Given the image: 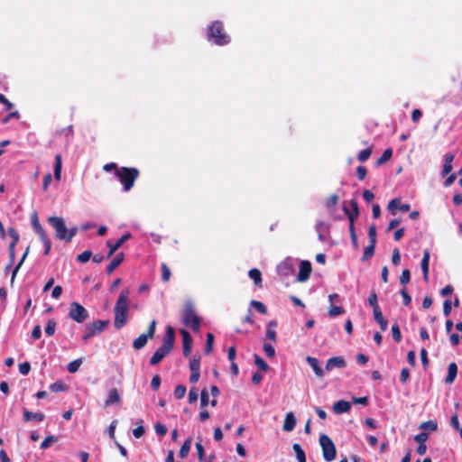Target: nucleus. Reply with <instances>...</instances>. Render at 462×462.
Segmentation results:
<instances>
[{"label":"nucleus","instance_id":"4c0bfd02","mask_svg":"<svg viewBox=\"0 0 462 462\" xmlns=\"http://www.w3.org/2000/svg\"><path fill=\"white\" fill-rule=\"evenodd\" d=\"M374 249H375V245L369 244V245H367L365 248V251H364V254H363V256H362V261H366L369 258L373 257L374 254Z\"/></svg>","mask_w":462,"mask_h":462},{"label":"nucleus","instance_id":"5fc2aeb1","mask_svg":"<svg viewBox=\"0 0 462 462\" xmlns=\"http://www.w3.org/2000/svg\"><path fill=\"white\" fill-rule=\"evenodd\" d=\"M209 403L208 393L203 389L200 393V407L204 409Z\"/></svg>","mask_w":462,"mask_h":462},{"label":"nucleus","instance_id":"3c124183","mask_svg":"<svg viewBox=\"0 0 462 462\" xmlns=\"http://www.w3.org/2000/svg\"><path fill=\"white\" fill-rule=\"evenodd\" d=\"M338 195L337 194H331L328 199L326 200V207L328 208H334L337 202H338Z\"/></svg>","mask_w":462,"mask_h":462},{"label":"nucleus","instance_id":"9d476101","mask_svg":"<svg viewBox=\"0 0 462 462\" xmlns=\"http://www.w3.org/2000/svg\"><path fill=\"white\" fill-rule=\"evenodd\" d=\"M180 335L182 337V353L184 356H189L192 349V337L185 329H180Z\"/></svg>","mask_w":462,"mask_h":462},{"label":"nucleus","instance_id":"aec40b11","mask_svg":"<svg viewBox=\"0 0 462 462\" xmlns=\"http://www.w3.org/2000/svg\"><path fill=\"white\" fill-rule=\"evenodd\" d=\"M296 426V418L293 414V412L290 411L286 414L282 429L284 431H291L294 430Z\"/></svg>","mask_w":462,"mask_h":462},{"label":"nucleus","instance_id":"79ce46f5","mask_svg":"<svg viewBox=\"0 0 462 462\" xmlns=\"http://www.w3.org/2000/svg\"><path fill=\"white\" fill-rule=\"evenodd\" d=\"M82 364L81 359H76L68 364L67 369L69 373L74 374L78 372Z\"/></svg>","mask_w":462,"mask_h":462},{"label":"nucleus","instance_id":"09e8293b","mask_svg":"<svg viewBox=\"0 0 462 462\" xmlns=\"http://www.w3.org/2000/svg\"><path fill=\"white\" fill-rule=\"evenodd\" d=\"M368 303L373 308V310L380 308L378 305L377 294H376L375 291H374V290L370 292V295L368 298Z\"/></svg>","mask_w":462,"mask_h":462},{"label":"nucleus","instance_id":"7c9ffc66","mask_svg":"<svg viewBox=\"0 0 462 462\" xmlns=\"http://www.w3.org/2000/svg\"><path fill=\"white\" fill-rule=\"evenodd\" d=\"M190 448H191V439L189 438L184 441V443L181 445V447L180 448V452H179L180 457L181 458H185L189 455Z\"/></svg>","mask_w":462,"mask_h":462},{"label":"nucleus","instance_id":"e433bc0d","mask_svg":"<svg viewBox=\"0 0 462 462\" xmlns=\"http://www.w3.org/2000/svg\"><path fill=\"white\" fill-rule=\"evenodd\" d=\"M345 313V309L340 306H335L333 304L330 305L328 309V316L334 318L338 315H342Z\"/></svg>","mask_w":462,"mask_h":462},{"label":"nucleus","instance_id":"5701e85b","mask_svg":"<svg viewBox=\"0 0 462 462\" xmlns=\"http://www.w3.org/2000/svg\"><path fill=\"white\" fill-rule=\"evenodd\" d=\"M45 419V415L42 412H32L26 409L23 410V420L24 421H42Z\"/></svg>","mask_w":462,"mask_h":462},{"label":"nucleus","instance_id":"4be33fe9","mask_svg":"<svg viewBox=\"0 0 462 462\" xmlns=\"http://www.w3.org/2000/svg\"><path fill=\"white\" fill-rule=\"evenodd\" d=\"M121 401L120 394L116 388H113L109 391L108 396L105 401V407H108L112 404H117Z\"/></svg>","mask_w":462,"mask_h":462},{"label":"nucleus","instance_id":"0e129e2a","mask_svg":"<svg viewBox=\"0 0 462 462\" xmlns=\"http://www.w3.org/2000/svg\"><path fill=\"white\" fill-rule=\"evenodd\" d=\"M429 438V434L426 432H421L414 436V440L419 444H425Z\"/></svg>","mask_w":462,"mask_h":462},{"label":"nucleus","instance_id":"f03ea898","mask_svg":"<svg viewBox=\"0 0 462 462\" xmlns=\"http://www.w3.org/2000/svg\"><path fill=\"white\" fill-rule=\"evenodd\" d=\"M174 341L175 330L171 326H168L162 339V344L152 356L150 365H158L166 356H168L174 346Z\"/></svg>","mask_w":462,"mask_h":462},{"label":"nucleus","instance_id":"6e6552de","mask_svg":"<svg viewBox=\"0 0 462 462\" xmlns=\"http://www.w3.org/2000/svg\"><path fill=\"white\" fill-rule=\"evenodd\" d=\"M68 316L78 323H83L88 317V311L79 302L73 301L69 304Z\"/></svg>","mask_w":462,"mask_h":462},{"label":"nucleus","instance_id":"680f3d73","mask_svg":"<svg viewBox=\"0 0 462 462\" xmlns=\"http://www.w3.org/2000/svg\"><path fill=\"white\" fill-rule=\"evenodd\" d=\"M31 371V365L29 362H23L22 364L19 365V372L22 374H28Z\"/></svg>","mask_w":462,"mask_h":462},{"label":"nucleus","instance_id":"c756f323","mask_svg":"<svg viewBox=\"0 0 462 462\" xmlns=\"http://www.w3.org/2000/svg\"><path fill=\"white\" fill-rule=\"evenodd\" d=\"M29 250H30V247L28 246L27 249L25 250L23 255L22 256V258L20 259L19 263L16 264V266L14 268L13 270V273H12V277H11V285L14 283V281L15 279V276L18 273V271L20 270L21 266L23 265L28 253H29Z\"/></svg>","mask_w":462,"mask_h":462},{"label":"nucleus","instance_id":"a211bd4d","mask_svg":"<svg viewBox=\"0 0 462 462\" xmlns=\"http://www.w3.org/2000/svg\"><path fill=\"white\" fill-rule=\"evenodd\" d=\"M125 254L124 253H118L114 259L110 262V263L106 266V273L111 274L124 261Z\"/></svg>","mask_w":462,"mask_h":462},{"label":"nucleus","instance_id":"338daca9","mask_svg":"<svg viewBox=\"0 0 462 462\" xmlns=\"http://www.w3.org/2000/svg\"><path fill=\"white\" fill-rule=\"evenodd\" d=\"M161 385V377L159 374H155L151 382V387L153 391H157Z\"/></svg>","mask_w":462,"mask_h":462},{"label":"nucleus","instance_id":"c9c22d12","mask_svg":"<svg viewBox=\"0 0 462 462\" xmlns=\"http://www.w3.org/2000/svg\"><path fill=\"white\" fill-rule=\"evenodd\" d=\"M372 152H373V148L372 147H368V148H366L365 150L360 151L358 155H357V160L360 162H366L369 159V157L371 156Z\"/></svg>","mask_w":462,"mask_h":462},{"label":"nucleus","instance_id":"2eb2a0df","mask_svg":"<svg viewBox=\"0 0 462 462\" xmlns=\"http://www.w3.org/2000/svg\"><path fill=\"white\" fill-rule=\"evenodd\" d=\"M399 208L402 212H407L410 210V205L409 204H401V199H398V198H395L393 199H392L388 206H387V208L388 210L393 214V215H395L396 212L394 211L395 208Z\"/></svg>","mask_w":462,"mask_h":462},{"label":"nucleus","instance_id":"1a4fd4ad","mask_svg":"<svg viewBox=\"0 0 462 462\" xmlns=\"http://www.w3.org/2000/svg\"><path fill=\"white\" fill-rule=\"evenodd\" d=\"M48 222L55 229V236L58 239L65 241L68 228L62 217H50Z\"/></svg>","mask_w":462,"mask_h":462},{"label":"nucleus","instance_id":"c03bdc74","mask_svg":"<svg viewBox=\"0 0 462 462\" xmlns=\"http://www.w3.org/2000/svg\"><path fill=\"white\" fill-rule=\"evenodd\" d=\"M56 325H57V323H56L55 319H51L48 320L47 325L44 329L47 336L51 337L54 334Z\"/></svg>","mask_w":462,"mask_h":462},{"label":"nucleus","instance_id":"20e7f679","mask_svg":"<svg viewBox=\"0 0 462 462\" xmlns=\"http://www.w3.org/2000/svg\"><path fill=\"white\" fill-rule=\"evenodd\" d=\"M115 175L123 185L124 191H129L134 185L135 180L140 176V171L134 167H120L116 169Z\"/></svg>","mask_w":462,"mask_h":462},{"label":"nucleus","instance_id":"dca6fc26","mask_svg":"<svg viewBox=\"0 0 462 462\" xmlns=\"http://www.w3.org/2000/svg\"><path fill=\"white\" fill-rule=\"evenodd\" d=\"M349 204H350V207L352 208V211H350L349 208H346V207H343V211L346 215V217H347L349 221H350V217H352L353 218V222H355V219L356 217H358V216L360 214L359 213L358 203H357L356 200L351 199Z\"/></svg>","mask_w":462,"mask_h":462},{"label":"nucleus","instance_id":"a19ab883","mask_svg":"<svg viewBox=\"0 0 462 462\" xmlns=\"http://www.w3.org/2000/svg\"><path fill=\"white\" fill-rule=\"evenodd\" d=\"M391 330H392V336H393V340L397 343H400L402 341V334H401L399 325L397 323H394L392 326Z\"/></svg>","mask_w":462,"mask_h":462},{"label":"nucleus","instance_id":"0eeeda50","mask_svg":"<svg viewBox=\"0 0 462 462\" xmlns=\"http://www.w3.org/2000/svg\"><path fill=\"white\" fill-rule=\"evenodd\" d=\"M109 323V320L97 319L87 324L85 334L82 337L83 341L87 342L92 337L102 333L108 327Z\"/></svg>","mask_w":462,"mask_h":462},{"label":"nucleus","instance_id":"412c9836","mask_svg":"<svg viewBox=\"0 0 462 462\" xmlns=\"http://www.w3.org/2000/svg\"><path fill=\"white\" fill-rule=\"evenodd\" d=\"M306 360L318 377H322L324 375V371L320 367L318 358L307 356Z\"/></svg>","mask_w":462,"mask_h":462},{"label":"nucleus","instance_id":"ea45409f","mask_svg":"<svg viewBox=\"0 0 462 462\" xmlns=\"http://www.w3.org/2000/svg\"><path fill=\"white\" fill-rule=\"evenodd\" d=\"M349 233H350L351 242H352L353 245L355 247H357L358 244H357L356 234L355 231V222H353L352 217H350V222H349Z\"/></svg>","mask_w":462,"mask_h":462},{"label":"nucleus","instance_id":"58836bf2","mask_svg":"<svg viewBox=\"0 0 462 462\" xmlns=\"http://www.w3.org/2000/svg\"><path fill=\"white\" fill-rule=\"evenodd\" d=\"M58 439H59V438L57 436H54V435L47 436L41 443V448L47 449L51 446V443L56 442Z\"/></svg>","mask_w":462,"mask_h":462},{"label":"nucleus","instance_id":"f704fd0d","mask_svg":"<svg viewBox=\"0 0 462 462\" xmlns=\"http://www.w3.org/2000/svg\"><path fill=\"white\" fill-rule=\"evenodd\" d=\"M254 364L255 365L262 371H268L269 370V365H267V363L257 354H255L254 356Z\"/></svg>","mask_w":462,"mask_h":462},{"label":"nucleus","instance_id":"603ef678","mask_svg":"<svg viewBox=\"0 0 462 462\" xmlns=\"http://www.w3.org/2000/svg\"><path fill=\"white\" fill-rule=\"evenodd\" d=\"M186 393V387L183 384H178L174 389V396L176 399H181Z\"/></svg>","mask_w":462,"mask_h":462},{"label":"nucleus","instance_id":"9b49d317","mask_svg":"<svg viewBox=\"0 0 462 462\" xmlns=\"http://www.w3.org/2000/svg\"><path fill=\"white\" fill-rule=\"evenodd\" d=\"M311 271V263L309 261H301L300 263V271L297 277L298 282H306L310 278Z\"/></svg>","mask_w":462,"mask_h":462},{"label":"nucleus","instance_id":"2f4dec72","mask_svg":"<svg viewBox=\"0 0 462 462\" xmlns=\"http://www.w3.org/2000/svg\"><path fill=\"white\" fill-rule=\"evenodd\" d=\"M189 369L191 372L200 373V356H194L189 361Z\"/></svg>","mask_w":462,"mask_h":462},{"label":"nucleus","instance_id":"052dcab7","mask_svg":"<svg viewBox=\"0 0 462 462\" xmlns=\"http://www.w3.org/2000/svg\"><path fill=\"white\" fill-rule=\"evenodd\" d=\"M392 263L396 266L401 263V254L398 248H394L393 251Z\"/></svg>","mask_w":462,"mask_h":462},{"label":"nucleus","instance_id":"473e14b6","mask_svg":"<svg viewBox=\"0 0 462 462\" xmlns=\"http://www.w3.org/2000/svg\"><path fill=\"white\" fill-rule=\"evenodd\" d=\"M393 155V150L391 148H388L383 151V154L376 160L377 165H382L388 162Z\"/></svg>","mask_w":462,"mask_h":462},{"label":"nucleus","instance_id":"f257e3e1","mask_svg":"<svg viewBox=\"0 0 462 462\" xmlns=\"http://www.w3.org/2000/svg\"><path fill=\"white\" fill-rule=\"evenodd\" d=\"M129 294L130 290L125 288L121 291L114 307L115 320L114 327L121 329L126 323L129 312Z\"/></svg>","mask_w":462,"mask_h":462},{"label":"nucleus","instance_id":"423d86ee","mask_svg":"<svg viewBox=\"0 0 462 462\" xmlns=\"http://www.w3.org/2000/svg\"><path fill=\"white\" fill-rule=\"evenodd\" d=\"M319 444L322 448L323 458L330 462L336 458L337 449L333 440L326 434L319 436Z\"/></svg>","mask_w":462,"mask_h":462},{"label":"nucleus","instance_id":"e2e57ef3","mask_svg":"<svg viewBox=\"0 0 462 462\" xmlns=\"http://www.w3.org/2000/svg\"><path fill=\"white\" fill-rule=\"evenodd\" d=\"M401 295L402 297V300H403V304L405 306H409L411 302V297L410 296V294L408 293L407 291V289L406 288H403L402 291H401Z\"/></svg>","mask_w":462,"mask_h":462},{"label":"nucleus","instance_id":"49530a36","mask_svg":"<svg viewBox=\"0 0 462 462\" xmlns=\"http://www.w3.org/2000/svg\"><path fill=\"white\" fill-rule=\"evenodd\" d=\"M420 429L421 430H430L431 431H435L438 429L437 420H428L424 421L420 425Z\"/></svg>","mask_w":462,"mask_h":462},{"label":"nucleus","instance_id":"13d9d810","mask_svg":"<svg viewBox=\"0 0 462 462\" xmlns=\"http://www.w3.org/2000/svg\"><path fill=\"white\" fill-rule=\"evenodd\" d=\"M156 320H152L147 329V332L145 333L146 337H148L150 339H152L154 337L155 330H156Z\"/></svg>","mask_w":462,"mask_h":462},{"label":"nucleus","instance_id":"39448f33","mask_svg":"<svg viewBox=\"0 0 462 462\" xmlns=\"http://www.w3.org/2000/svg\"><path fill=\"white\" fill-rule=\"evenodd\" d=\"M182 323L194 332L199 331L201 319L196 314L195 307L189 300L186 301L181 315Z\"/></svg>","mask_w":462,"mask_h":462},{"label":"nucleus","instance_id":"6e6d98bb","mask_svg":"<svg viewBox=\"0 0 462 462\" xmlns=\"http://www.w3.org/2000/svg\"><path fill=\"white\" fill-rule=\"evenodd\" d=\"M263 351H264L265 355L269 358L274 357V356H275V349H274V347L272 345L264 343L263 346Z\"/></svg>","mask_w":462,"mask_h":462},{"label":"nucleus","instance_id":"4468645a","mask_svg":"<svg viewBox=\"0 0 462 462\" xmlns=\"http://www.w3.org/2000/svg\"><path fill=\"white\" fill-rule=\"evenodd\" d=\"M346 366V362L342 356H333L327 360L325 369L327 371H331L334 368H345Z\"/></svg>","mask_w":462,"mask_h":462},{"label":"nucleus","instance_id":"b1692460","mask_svg":"<svg viewBox=\"0 0 462 462\" xmlns=\"http://www.w3.org/2000/svg\"><path fill=\"white\" fill-rule=\"evenodd\" d=\"M457 374V365L456 363L452 362L448 365V374L445 378V383L448 384H451L454 383Z\"/></svg>","mask_w":462,"mask_h":462},{"label":"nucleus","instance_id":"bf43d9fd","mask_svg":"<svg viewBox=\"0 0 462 462\" xmlns=\"http://www.w3.org/2000/svg\"><path fill=\"white\" fill-rule=\"evenodd\" d=\"M8 235L12 237V242L10 244H14V247H15L18 240H19V235L14 227H9L8 228Z\"/></svg>","mask_w":462,"mask_h":462},{"label":"nucleus","instance_id":"a878e982","mask_svg":"<svg viewBox=\"0 0 462 462\" xmlns=\"http://www.w3.org/2000/svg\"><path fill=\"white\" fill-rule=\"evenodd\" d=\"M148 339H150L148 337H146L145 334H141L138 337H136L133 342V347L136 350L142 349L144 347L148 342Z\"/></svg>","mask_w":462,"mask_h":462},{"label":"nucleus","instance_id":"de8ad7c7","mask_svg":"<svg viewBox=\"0 0 462 462\" xmlns=\"http://www.w3.org/2000/svg\"><path fill=\"white\" fill-rule=\"evenodd\" d=\"M213 343H214V336L212 333L207 334V339H206V346H205V353L207 355L210 354L213 349Z\"/></svg>","mask_w":462,"mask_h":462},{"label":"nucleus","instance_id":"69168bd1","mask_svg":"<svg viewBox=\"0 0 462 462\" xmlns=\"http://www.w3.org/2000/svg\"><path fill=\"white\" fill-rule=\"evenodd\" d=\"M154 430L156 434L159 436H164L167 433V428L159 422L155 424Z\"/></svg>","mask_w":462,"mask_h":462},{"label":"nucleus","instance_id":"cd10ccee","mask_svg":"<svg viewBox=\"0 0 462 462\" xmlns=\"http://www.w3.org/2000/svg\"><path fill=\"white\" fill-rule=\"evenodd\" d=\"M248 275L256 286L262 287V273L260 270L253 268L249 271Z\"/></svg>","mask_w":462,"mask_h":462},{"label":"nucleus","instance_id":"72a5a7b5","mask_svg":"<svg viewBox=\"0 0 462 462\" xmlns=\"http://www.w3.org/2000/svg\"><path fill=\"white\" fill-rule=\"evenodd\" d=\"M67 388V385L60 380L56 381L50 385V390L54 393L64 392Z\"/></svg>","mask_w":462,"mask_h":462},{"label":"nucleus","instance_id":"393cba45","mask_svg":"<svg viewBox=\"0 0 462 462\" xmlns=\"http://www.w3.org/2000/svg\"><path fill=\"white\" fill-rule=\"evenodd\" d=\"M277 327V321L276 320H271L268 325H267V328H266V337L269 338L271 341H273V343L276 342L277 340V335H276V331L274 329V328Z\"/></svg>","mask_w":462,"mask_h":462},{"label":"nucleus","instance_id":"37998d69","mask_svg":"<svg viewBox=\"0 0 462 462\" xmlns=\"http://www.w3.org/2000/svg\"><path fill=\"white\" fill-rule=\"evenodd\" d=\"M250 305L252 307H254L258 312H260L261 314H266L267 313V308L265 307V305L261 302V301H258V300H251L250 302Z\"/></svg>","mask_w":462,"mask_h":462},{"label":"nucleus","instance_id":"f8f14e48","mask_svg":"<svg viewBox=\"0 0 462 462\" xmlns=\"http://www.w3.org/2000/svg\"><path fill=\"white\" fill-rule=\"evenodd\" d=\"M131 237L129 233L123 235L116 243H112L110 240L106 241V245L109 248L107 258L111 257L121 246Z\"/></svg>","mask_w":462,"mask_h":462},{"label":"nucleus","instance_id":"7ed1b4c3","mask_svg":"<svg viewBox=\"0 0 462 462\" xmlns=\"http://www.w3.org/2000/svg\"><path fill=\"white\" fill-rule=\"evenodd\" d=\"M207 39L217 46H225L230 42L229 35L225 32L224 24L221 21L212 22L207 30Z\"/></svg>","mask_w":462,"mask_h":462},{"label":"nucleus","instance_id":"bb28decb","mask_svg":"<svg viewBox=\"0 0 462 462\" xmlns=\"http://www.w3.org/2000/svg\"><path fill=\"white\" fill-rule=\"evenodd\" d=\"M61 167H62L61 154L58 153L55 156V165H54V177L58 181L60 180Z\"/></svg>","mask_w":462,"mask_h":462},{"label":"nucleus","instance_id":"6ab92c4d","mask_svg":"<svg viewBox=\"0 0 462 462\" xmlns=\"http://www.w3.org/2000/svg\"><path fill=\"white\" fill-rule=\"evenodd\" d=\"M351 408V404L349 402L345 400H339L336 402L333 405V411L337 414H341L344 412L349 411Z\"/></svg>","mask_w":462,"mask_h":462},{"label":"nucleus","instance_id":"4d7b16f0","mask_svg":"<svg viewBox=\"0 0 462 462\" xmlns=\"http://www.w3.org/2000/svg\"><path fill=\"white\" fill-rule=\"evenodd\" d=\"M368 237L370 244H376V228L374 224L368 229Z\"/></svg>","mask_w":462,"mask_h":462},{"label":"nucleus","instance_id":"864d4df0","mask_svg":"<svg viewBox=\"0 0 462 462\" xmlns=\"http://www.w3.org/2000/svg\"><path fill=\"white\" fill-rule=\"evenodd\" d=\"M91 256L92 252L90 250H86L77 256V260L82 263H85L91 258Z\"/></svg>","mask_w":462,"mask_h":462},{"label":"nucleus","instance_id":"a18cd8bd","mask_svg":"<svg viewBox=\"0 0 462 462\" xmlns=\"http://www.w3.org/2000/svg\"><path fill=\"white\" fill-rule=\"evenodd\" d=\"M161 269H162V281L163 282H169V280L171 278V270H170V268L168 267V265L165 263H162L161 264Z\"/></svg>","mask_w":462,"mask_h":462},{"label":"nucleus","instance_id":"c85d7f7f","mask_svg":"<svg viewBox=\"0 0 462 462\" xmlns=\"http://www.w3.org/2000/svg\"><path fill=\"white\" fill-rule=\"evenodd\" d=\"M292 448H293V450L295 452L297 460L299 462H306L307 461L305 452H304V450L302 449L301 446L299 443H294L292 445Z\"/></svg>","mask_w":462,"mask_h":462},{"label":"nucleus","instance_id":"774afa93","mask_svg":"<svg viewBox=\"0 0 462 462\" xmlns=\"http://www.w3.org/2000/svg\"><path fill=\"white\" fill-rule=\"evenodd\" d=\"M452 302L450 300H446L443 302V314L448 317L450 315L451 310H452Z\"/></svg>","mask_w":462,"mask_h":462},{"label":"nucleus","instance_id":"f3484780","mask_svg":"<svg viewBox=\"0 0 462 462\" xmlns=\"http://www.w3.org/2000/svg\"><path fill=\"white\" fill-rule=\"evenodd\" d=\"M430 252L429 250H424L423 256L420 263L421 271L423 273V280L425 282H428L429 277V263H430Z\"/></svg>","mask_w":462,"mask_h":462},{"label":"nucleus","instance_id":"ddd939ff","mask_svg":"<svg viewBox=\"0 0 462 462\" xmlns=\"http://www.w3.org/2000/svg\"><path fill=\"white\" fill-rule=\"evenodd\" d=\"M277 273L280 276L289 277L293 273L292 261L291 259L282 261L277 265Z\"/></svg>","mask_w":462,"mask_h":462},{"label":"nucleus","instance_id":"8fccbe9b","mask_svg":"<svg viewBox=\"0 0 462 462\" xmlns=\"http://www.w3.org/2000/svg\"><path fill=\"white\" fill-rule=\"evenodd\" d=\"M411 281V272L409 269H404L402 272L401 277H400V283L403 286L408 284Z\"/></svg>","mask_w":462,"mask_h":462}]
</instances>
